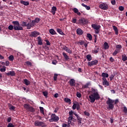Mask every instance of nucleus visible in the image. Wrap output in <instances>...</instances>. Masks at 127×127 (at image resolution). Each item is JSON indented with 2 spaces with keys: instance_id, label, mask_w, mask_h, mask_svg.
I'll list each match as a JSON object with an SVG mask.
<instances>
[{
  "instance_id": "nucleus-1",
  "label": "nucleus",
  "mask_w": 127,
  "mask_h": 127,
  "mask_svg": "<svg viewBox=\"0 0 127 127\" xmlns=\"http://www.w3.org/2000/svg\"><path fill=\"white\" fill-rule=\"evenodd\" d=\"M92 94L88 97L90 100V103H94L95 101H98L101 99L100 95L99 94L98 90L93 88H91Z\"/></svg>"
},
{
  "instance_id": "nucleus-2",
  "label": "nucleus",
  "mask_w": 127,
  "mask_h": 127,
  "mask_svg": "<svg viewBox=\"0 0 127 127\" xmlns=\"http://www.w3.org/2000/svg\"><path fill=\"white\" fill-rule=\"evenodd\" d=\"M119 103V99H117L116 100H113L111 98H108L107 101L106 102V104L108 105V107H107V109L109 110H113L114 108V103L115 105L118 104Z\"/></svg>"
},
{
  "instance_id": "nucleus-3",
  "label": "nucleus",
  "mask_w": 127,
  "mask_h": 127,
  "mask_svg": "<svg viewBox=\"0 0 127 127\" xmlns=\"http://www.w3.org/2000/svg\"><path fill=\"white\" fill-rule=\"evenodd\" d=\"M13 25L14 30L15 31H21L23 30V28L22 26H20L19 22L18 21H15L12 22Z\"/></svg>"
},
{
  "instance_id": "nucleus-4",
  "label": "nucleus",
  "mask_w": 127,
  "mask_h": 127,
  "mask_svg": "<svg viewBox=\"0 0 127 127\" xmlns=\"http://www.w3.org/2000/svg\"><path fill=\"white\" fill-rule=\"evenodd\" d=\"M58 121H59V117L56 116L55 114H51V119L49 120L50 123L58 122Z\"/></svg>"
},
{
  "instance_id": "nucleus-5",
  "label": "nucleus",
  "mask_w": 127,
  "mask_h": 127,
  "mask_svg": "<svg viewBox=\"0 0 127 127\" xmlns=\"http://www.w3.org/2000/svg\"><path fill=\"white\" fill-rule=\"evenodd\" d=\"M34 126L36 127H47L46 124L44 122H40L39 120H37L34 122Z\"/></svg>"
},
{
  "instance_id": "nucleus-6",
  "label": "nucleus",
  "mask_w": 127,
  "mask_h": 127,
  "mask_svg": "<svg viewBox=\"0 0 127 127\" xmlns=\"http://www.w3.org/2000/svg\"><path fill=\"white\" fill-rule=\"evenodd\" d=\"M99 7L100 9H103L104 10H107L109 9V6L106 3H102L101 4H100L99 5Z\"/></svg>"
},
{
  "instance_id": "nucleus-7",
  "label": "nucleus",
  "mask_w": 127,
  "mask_h": 127,
  "mask_svg": "<svg viewBox=\"0 0 127 127\" xmlns=\"http://www.w3.org/2000/svg\"><path fill=\"white\" fill-rule=\"evenodd\" d=\"M98 61L97 60H95L94 61H92V62H88L87 63L88 65L89 66H92L93 65H97V64H98Z\"/></svg>"
},
{
  "instance_id": "nucleus-8",
  "label": "nucleus",
  "mask_w": 127,
  "mask_h": 127,
  "mask_svg": "<svg viewBox=\"0 0 127 127\" xmlns=\"http://www.w3.org/2000/svg\"><path fill=\"white\" fill-rule=\"evenodd\" d=\"M74 115L77 119L78 125H81V123H82V119L79 116H78L77 114H76V113H74Z\"/></svg>"
},
{
  "instance_id": "nucleus-9",
  "label": "nucleus",
  "mask_w": 127,
  "mask_h": 127,
  "mask_svg": "<svg viewBox=\"0 0 127 127\" xmlns=\"http://www.w3.org/2000/svg\"><path fill=\"white\" fill-rule=\"evenodd\" d=\"M40 33L37 31L31 32L30 36L33 37H36L37 36L40 35Z\"/></svg>"
},
{
  "instance_id": "nucleus-10",
  "label": "nucleus",
  "mask_w": 127,
  "mask_h": 127,
  "mask_svg": "<svg viewBox=\"0 0 127 127\" xmlns=\"http://www.w3.org/2000/svg\"><path fill=\"white\" fill-rule=\"evenodd\" d=\"M69 85L70 86H75V80L74 79H71L69 81Z\"/></svg>"
},
{
  "instance_id": "nucleus-11",
  "label": "nucleus",
  "mask_w": 127,
  "mask_h": 127,
  "mask_svg": "<svg viewBox=\"0 0 127 127\" xmlns=\"http://www.w3.org/2000/svg\"><path fill=\"white\" fill-rule=\"evenodd\" d=\"M99 51H100V48H99V47L95 46L94 49L92 51V53L97 54L98 53Z\"/></svg>"
},
{
  "instance_id": "nucleus-12",
  "label": "nucleus",
  "mask_w": 127,
  "mask_h": 127,
  "mask_svg": "<svg viewBox=\"0 0 127 127\" xmlns=\"http://www.w3.org/2000/svg\"><path fill=\"white\" fill-rule=\"evenodd\" d=\"M78 23L80 24H85L86 23V20L84 18H80L78 20Z\"/></svg>"
},
{
  "instance_id": "nucleus-13",
  "label": "nucleus",
  "mask_w": 127,
  "mask_h": 127,
  "mask_svg": "<svg viewBox=\"0 0 127 127\" xmlns=\"http://www.w3.org/2000/svg\"><path fill=\"white\" fill-rule=\"evenodd\" d=\"M91 27L92 28H94L95 30H100V29L101 28L100 25H97L95 24H92Z\"/></svg>"
},
{
  "instance_id": "nucleus-14",
  "label": "nucleus",
  "mask_w": 127,
  "mask_h": 127,
  "mask_svg": "<svg viewBox=\"0 0 127 127\" xmlns=\"http://www.w3.org/2000/svg\"><path fill=\"white\" fill-rule=\"evenodd\" d=\"M63 49L67 53L71 54L72 51L70 50L68 47H66L65 46H64Z\"/></svg>"
},
{
  "instance_id": "nucleus-15",
  "label": "nucleus",
  "mask_w": 127,
  "mask_h": 127,
  "mask_svg": "<svg viewBox=\"0 0 127 127\" xmlns=\"http://www.w3.org/2000/svg\"><path fill=\"white\" fill-rule=\"evenodd\" d=\"M76 32L78 35H82L83 33L82 30L80 28L77 29Z\"/></svg>"
},
{
  "instance_id": "nucleus-16",
  "label": "nucleus",
  "mask_w": 127,
  "mask_h": 127,
  "mask_svg": "<svg viewBox=\"0 0 127 127\" xmlns=\"http://www.w3.org/2000/svg\"><path fill=\"white\" fill-rule=\"evenodd\" d=\"M6 75L7 76L11 75L12 76H14L15 75V72L14 71H10L9 72L6 73Z\"/></svg>"
},
{
  "instance_id": "nucleus-17",
  "label": "nucleus",
  "mask_w": 127,
  "mask_h": 127,
  "mask_svg": "<svg viewBox=\"0 0 127 127\" xmlns=\"http://www.w3.org/2000/svg\"><path fill=\"white\" fill-rule=\"evenodd\" d=\"M72 10L73 11L74 13L77 14L79 16L81 15V13L78 11L77 8H73L72 9Z\"/></svg>"
},
{
  "instance_id": "nucleus-18",
  "label": "nucleus",
  "mask_w": 127,
  "mask_h": 127,
  "mask_svg": "<svg viewBox=\"0 0 127 127\" xmlns=\"http://www.w3.org/2000/svg\"><path fill=\"white\" fill-rule=\"evenodd\" d=\"M38 45H43V42H42V39H41V37H38Z\"/></svg>"
},
{
  "instance_id": "nucleus-19",
  "label": "nucleus",
  "mask_w": 127,
  "mask_h": 127,
  "mask_svg": "<svg viewBox=\"0 0 127 127\" xmlns=\"http://www.w3.org/2000/svg\"><path fill=\"white\" fill-rule=\"evenodd\" d=\"M56 11H57V7L55 6H53L51 9V13H53V14L54 15L56 14Z\"/></svg>"
},
{
  "instance_id": "nucleus-20",
  "label": "nucleus",
  "mask_w": 127,
  "mask_h": 127,
  "mask_svg": "<svg viewBox=\"0 0 127 127\" xmlns=\"http://www.w3.org/2000/svg\"><path fill=\"white\" fill-rule=\"evenodd\" d=\"M50 33L52 35H57V33L55 30H54V29H50L49 30Z\"/></svg>"
},
{
  "instance_id": "nucleus-21",
  "label": "nucleus",
  "mask_w": 127,
  "mask_h": 127,
  "mask_svg": "<svg viewBox=\"0 0 127 127\" xmlns=\"http://www.w3.org/2000/svg\"><path fill=\"white\" fill-rule=\"evenodd\" d=\"M63 56L64 58V59L65 61H68L69 57L66 54H65V53L64 52L63 53Z\"/></svg>"
},
{
  "instance_id": "nucleus-22",
  "label": "nucleus",
  "mask_w": 127,
  "mask_h": 127,
  "mask_svg": "<svg viewBox=\"0 0 127 127\" xmlns=\"http://www.w3.org/2000/svg\"><path fill=\"white\" fill-rule=\"evenodd\" d=\"M20 3L22 4H23L25 6H28L29 4V1H24V0H21Z\"/></svg>"
},
{
  "instance_id": "nucleus-23",
  "label": "nucleus",
  "mask_w": 127,
  "mask_h": 127,
  "mask_svg": "<svg viewBox=\"0 0 127 127\" xmlns=\"http://www.w3.org/2000/svg\"><path fill=\"white\" fill-rule=\"evenodd\" d=\"M57 31L60 35H65L64 33L62 31L61 29H57Z\"/></svg>"
},
{
  "instance_id": "nucleus-24",
  "label": "nucleus",
  "mask_w": 127,
  "mask_h": 127,
  "mask_svg": "<svg viewBox=\"0 0 127 127\" xmlns=\"http://www.w3.org/2000/svg\"><path fill=\"white\" fill-rule=\"evenodd\" d=\"M113 30L115 31V34L116 35H118L119 32H118V29L116 26H113Z\"/></svg>"
},
{
  "instance_id": "nucleus-25",
  "label": "nucleus",
  "mask_w": 127,
  "mask_h": 127,
  "mask_svg": "<svg viewBox=\"0 0 127 127\" xmlns=\"http://www.w3.org/2000/svg\"><path fill=\"white\" fill-rule=\"evenodd\" d=\"M86 59L87 60V61H91L92 60V56L91 55H87L86 56Z\"/></svg>"
},
{
  "instance_id": "nucleus-26",
  "label": "nucleus",
  "mask_w": 127,
  "mask_h": 127,
  "mask_svg": "<svg viewBox=\"0 0 127 127\" xmlns=\"http://www.w3.org/2000/svg\"><path fill=\"white\" fill-rule=\"evenodd\" d=\"M64 101H65V103H69V104H71V100L70 98H65L64 99Z\"/></svg>"
},
{
  "instance_id": "nucleus-27",
  "label": "nucleus",
  "mask_w": 127,
  "mask_h": 127,
  "mask_svg": "<svg viewBox=\"0 0 127 127\" xmlns=\"http://www.w3.org/2000/svg\"><path fill=\"white\" fill-rule=\"evenodd\" d=\"M24 83L26 85L28 86L29 84H30V81L28 80L27 79H25L24 80Z\"/></svg>"
},
{
  "instance_id": "nucleus-28",
  "label": "nucleus",
  "mask_w": 127,
  "mask_h": 127,
  "mask_svg": "<svg viewBox=\"0 0 127 127\" xmlns=\"http://www.w3.org/2000/svg\"><path fill=\"white\" fill-rule=\"evenodd\" d=\"M29 110V112L34 113L35 112V110L34 107L30 106V107L28 109Z\"/></svg>"
},
{
  "instance_id": "nucleus-29",
  "label": "nucleus",
  "mask_w": 127,
  "mask_h": 127,
  "mask_svg": "<svg viewBox=\"0 0 127 127\" xmlns=\"http://www.w3.org/2000/svg\"><path fill=\"white\" fill-rule=\"evenodd\" d=\"M104 49L105 50H108L109 48V44H108L107 42H105L104 44Z\"/></svg>"
},
{
  "instance_id": "nucleus-30",
  "label": "nucleus",
  "mask_w": 127,
  "mask_h": 127,
  "mask_svg": "<svg viewBox=\"0 0 127 127\" xmlns=\"http://www.w3.org/2000/svg\"><path fill=\"white\" fill-rule=\"evenodd\" d=\"M40 113L42 114V115H45V113H44V109L43 107H40Z\"/></svg>"
},
{
  "instance_id": "nucleus-31",
  "label": "nucleus",
  "mask_w": 127,
  "mask_h": 127,
  "mask_svg": "<svg viewBox=\"0 0 127 127\" xmlns=\"http://www.w3.org/2000/svg\"><path fill=\"white\" fill-rule=\"evenodd\" d=\"M102 76L103 77L108 78L109 77V74L105 72H102Z\"/></svg>"
},
{
  "instance_id": "nucleus-32",
  "label": "nucleus",
  "mask_w": 127,
  "mask_h": 127,
  "mask_svg": "<svg viewBox=\"0 0 127 127\" xmlns=\"http://www.w3.org/2000/svg\"><path fill=\"white\" fill-rule=\"evenodd\" d=\"M120 52L119 49H116L114 52L113 53V56H115L117 55L118 53Z\"/></svg>"
},
{
  "instance_id": "nucleus-33",
  "label": "nucleus",
  "mask_w": 127,
  "mask_h": 127,
  "mask_svg": "<svg viewBox=\"0 0 127 127\" xmlns=\"http://www.w3.org/2000/svg\"><path fill=\"white\" fill-rule=\"evenodd\" d=\"M81 5L84 7H85L86 9L87 10H90V7L89 6H87L86 4L84 3L81 4Z\"/></svg>"
},
{
  "instance_id": "nucleus-34",
  "label": "nucleus",
  "mask_w": 127,
  "mask_h": 127,
  "mask_svg": "<svg viewBox=\"0 0 127 127\" xmlns=\"http://www.w3.org/2000/svg\"><path fill=\"white\" fill-rule=\"evenodd\" d=\"M90 83L89 82H88L87 83H86V84L83 85L82 88L86 89V88H88V86L90 85Z\"/></svg>"
},
{
  "instance_id": "nucleus-35",
  "label": "nucleus",
  "mask_w": 127,
  "mask_h": 127,
  "mask_svg": "<svg viewBox=\"0 0 127 127\" xmlns=\"http://www.w3.org/2000/svg\"><path fill=\"white\" fill-rule=\"evenodd\" d=\"M87 38L89 39V40H92V35H91L90 33L87 34Z\"/></svg>"
},
{
  "instance_id": "nucleus-36",
  "label": "nucleus",
  "mask_w": 127,
  "mask_h": 127,
  "mask_svg": "<svg viewBox=\"0 0 127 127\" xmlns=\"http://www.w3.org/2000/svg\"><path fill=\"white\" fill-rule=\"evenodd\" d=\"M78 104V102H76L75 103L73 104V105L72 106L73 110H75L76 109V107L77 106Z\"/></svg>"
},
{
  "instance_id": "nucleus-37",
  "label": "nucleus",
  "mask_w": 127,
  "mask_h": 127,
  "mask_svg": "<svg viewBox=\"0 0 127 127\" xmlns=\"http://www.w3.org/2000/svg\"><path fill=\"white\" fill-rule=\"evenodd\" d=\"M26 27H27V29H30L32 27H33V26H32V25L30 24V23H28Z\"/></svg>"
},
{
  "instance_id": "nucleus-38",
  "label": "nucleus",
  "mask_w": 127,
  "mask_h": 127,
  "mask_svg": "<svg viewBox=\"0 0 127 127\" xmlns=\"http://www.w3.org/2000/svg\"><path fill=\"white\" fill-rule=\"evenodd\" d=\"M103 85L105 86H109V82H108L107 81H103Z\"/></svg>"
},
{
  "instance_id": "nucleus-39",
  "label": "nucleus",
  "mask_w": 127,
  "mask_h": 127,
  "mask_svg": "<svg viewBox=\"0 0 127 127\" xmlns=\"http://www.w3.org/2000/svg\"><path fill=\"white\" fill-rule=\"evenodd\" d=\"M33 21H34L35 23L37 24L40 22V19L39 18H35L34 20H33Z\"/></svg>"
},
{
  "instance_id": "nucleus-40",
  "label": "nucleus",
  "mask_w": 127,
  "mask_h": 127,
  "mask_svg": "<svg viewBox=\"0 0 127 127\" xmlns=\"http://www.w3.org/2000/svg\"><path fill=\"white\" fill-rule=\"evenodd\" d=\"M123 112L125 114H127V107L126 106H124L123 107Z\"/></svg>"
},
{
  "instance_id": "nucleus-41",
  "label": "nucleus",
  "mask_w": 127,
  "mask_h": 127,
  "mask_svg": "<svg viewBox=\"0 0 127 127\" xmlns=\"http://www.w3.org/2000/svg\"><path fill=\"white\" fill-rule=\"evenodd\" d=\"M122 61H123L124 62H126V61H127V56L123 55Z\"/></svg>"
},
{
  "instance_id": "nucleus-42",
  "label": "nucleus",
  "mask_w": 127,
  "mask_h": 127,
  "mask_svg": "<svg viewBox=\"0 0 127 127\" xmlns=\"http://www.w3.org/2000/svg\"><path fill=\"white\" fill-rule=\"evenodd\" d=\"M8 29L10 30V31H12V30L14 29V25L12 26V25H9L8 27Z\"/></svg>"
},
{
  "instance_id": "nucleus-43",
  "label": "nucleus",
  "mask_w": 127,
  "mask_h": 127,
  "mask_svg": "<svg viewBox=\"0 0 127 127\" xmlns=\"http://www.w3.org/2000/svg\"><path fill=\"white\" fill-rule=\"evenodd\" d=\"M24 108L28 110L30 108H31V106H30L29 104H25L24 105Z\"/></svg>"
},
{
  "instance_id": "nucleus-44",
  "label": "nucleus",
  "mask_w": 127,
  "mask_h": 127,
  "mask_svg": "<svg viewBox=\"0 0 127 127\" xmlns=\"http://www.w3.org/2000/svg\"><path fill=\"white\" fill-rule=\"evenodd\" d=\"M9 61H12L14 60V56L12 55L9 56L8 57Z\"/></svg>"
},
{
  "instance_id": "nucleus-45",
  "label": "nucleus",
  "mask_w": 127,
  "mask_h": 127,
  "mask_svg": "<svg viewBox=\"0 0 127 127\" xmlns=\"http://www.w3.org/2000/svg\"><path fill=\"white\" fill-rule=\"evenodd\" d=\"M25 64H26V65H28V66H32V63H31V62H29V61L26 62H25Z\"/></svg>"
},
{
  "instance_id": "nucleus-46",
  "label": "nucleus",
  "mask_w": 127,
  "mask_h": 127,
  "mask_svg": "<svg viewBox=\"0 0 127 127\" xmlns=\"http://www.w3.org/2000/svg\"><path fill=\"white\" fill-rule=\"evenodd\" d=\"M119 9L120 10V11H123L125 10V7H123V6H120L119 7Z\"/></svg>"
},
{
  "instance_id": "nucleus-47",
  "label": "nucleus",
  "mask_w": 127,
  "mask_h": 127,
  "mask_svg": "<svg viewBox=\"0 0 127 127\" xmlns=\"http://www.w3.org/2000/svg\"><path fill=\"white\" fill-rule=\"evenodd\" d=\"M57 77H58V74L56 73H55L54 75V80L57 81Z\"/></svg>"
},
{
  "instance_id": "nucleus-48",
  "label": "nucleus",
  "mask_w": 127,
  "mask_h": 127,
  "mask_svg": "<svg viewBox=\"0 0 127 127\" xmlns=\"http://www.w3.org/2000/svg\"><path fill=\"white\" fill-rule=\"evenodd\" d=\"M42 93L43 95H44V97H47L48 93L47 91H43Z\"/></svg>"
},
{
  "instance_id": "nucleus-49",
  "label": "nucleus",
  "mask_w": 127,
  "mask_h": 127,
  "mask_svg": "<svg viewBox=\"0 0 127 127\" xmlns=\"http://www.w3.org/2000/svg\"><path fill=\"white\" fill-rule=\"evenodd\" d=\"M0 71L1 72H4L6 71V67L3 66V68H0Z\"/></svg>"
},
{
  "instance_id": "nucleus-50",
  "label": "nucleus",
  "mask_w": 127,
  "mask_h": 127,
  "mask_svg": "<svg viewBox=\"0 0 127 127\" xmlns=\"http://www.w3.org/2000/svg\"><path fill=\"white\" fill-rule=\"evenodd\" d=\"M76 96L78 98H80L81 97V94L79 92H77L76 94Z\"/></svg>"
},
{
  "instance_id": "nucleus-51",
  "label": "nucleus",
  "mask_w": 127,
  "mask_h": 127,
  "mask_svg": "<svg viewBox=\"0 0 127 127\" xmlns=\"http://www.w3.org/2000/svg\"><path fill=\"white\" fill-rule=\"evenodd\" d=\"M45 42H46L47 46L51 45V43L48 41V40H45Z\"/></svg>"
},
{
  "instance_id": "nucleus-52",
  "label": "nucleus",
  "mask_w": 127,
  "mask_h": 127,
  "mask_svg": "<svg viewBox=\"0 0 127 127\" xmlns=\"http://www.w3.org/2000/svg\"><path fill=\"white\" fill-rule=\"evenodd\" d=\"M85 43L84 41H79L78 44H79L80 46H82L83 45H84Z\"/></svg>"
},
{
  "instance_id": "nucleus-53",
  "label": "nucleus",
  "mask_w": 127,
  "mask_h": 127,
  "mask_svg": "<svg viewBox=\"0 0 127 127\" xmlns=\"http://www.w3.org/2000/svg\"><path fill=\"white\" fill-rule=\"evenodd\" d=\"M70 127L69 124H63L62 125V127Z\"/></svg>"
},
{
  "instance_id": "nucleus-54",
  "label": "nucleus",
  "mask_w": 127,
  "mask_h": 127,
  "mask_svg": "<svg viewBox=\"0 0 127 127\" xmlns=\"http://www.w3.org/2000/svg\"><path fill=\"white\" fill-rule=\"evenodd\" d=\"M75 114V113H73L72 111H71L69 112V115L70 117H73V114Z\"/></svg>"
},
{
  "instance_id": "nucleus-55",
  "label": "nucleus",
  "mask_w": 127,
  "mask_h": 127,
  "mask_svg": "<svg viewBox=\"0 0 127 127\" xmlns=\"http://www.w3.org/2000/svg\"><path fill=\"white\" fill-rule=\"evenodd\" d=\"M84 115L87 116V117H89L90 116V114L89 112H87L86 111L84 112Z\"/></svg>"
},
{
  "instance_id": "nucleus-56",
  "label": "nucleus",
  "mask_w": 127,
  "mask_h": 127,
  "mask_svg": "<svg viewBox=\"0 0 127 127\" xmlns=\"http://www.w3.org/2000/svg\"><path fill=\"white\" fill-rule=\"evenodd\" d=\"M76 109H77V110H79L80 109V106L79 103H78V104L77 105Z\"/></svg>"
},
{
  "instance_id": "nucleus-57",
  "label": "nucleus",
  "mask_w": 127,
  "mask_h": 127,
  "mask_svg": "<svg viewBox=\"0 0 127 127\" xmlns=\"http://www.w3.org/2000/svg\"><path fill=\"white\" fill-rule=\"evenodd\" d=\"M7 127H15L13 125V124L9 123V124H8Z\"/></svg>"
},
{
  "instance_id": "nucleus-58",
  "label": "nucleus",
  "mask_w": 127,
  "mask_h": 127,
  "mask_svg": "<svg viewBox=\"0 0 127 127\" xmlns=\"http://www.w3.org/2000/svg\"><path fill=\"white\" fill-rule=\"evenodd\" d=\"M30 24H31V25H32V26L33 27H34L36 23L34 21L32 20V22H31Z\"/></svg>"
},
{
  "instance_id": "nucleus-59",
  "label": "nucleus",
  "mask_w": 127,
  "mask_h": 127,
  "mask_svg": "<svg viewBox=\"0 0 127 127\" xmlns=\"http://www.w3.org/2000/svg\"><path fill=\"white\" fill-rule=\"evenodd\" d=\"M27 22H23L22 23V26L23 27H26L27 26Z\"/></svg>"
},
{
  "instance_id": "nucleus-60",
  "label": "nucleus",
  "mask_w": 127,
  "mask_h": 127,
  "mask_svg": "<svg viewBox=\"0 0 127 127\" xmlns=\"http://www.w3.org/2000/svg\"><path fill=\"white\" fill-rule=\"evenodd\" d=\"M122 48V47L121 45H117L116 46V49H121Z\"/></svg>"
},
{
  "instance_id": "nucleus-61",
  "label": "nucleus",
  "mask_w": 127,
  "mask_h": 127,
  "mask_svg": "<svg viewBox=\"0 0 127 127\" xmlns=\"http://www.w3.org/2000/svg\"><path fill=\"white\" fill-rule=\"evenodd\" d=\"M111 4L113 5H115L116 4V0H112L111 1Z\"/></svg>"
},
{
  "instance_id": "nucleus-62",
  "label": "nucleus",
  "mask_w": 127,
  "mask_h": 127,
  "mask_svg": "<svg viewBox=\"0 0 127 127\" xmlns=\"http://www.w3.org/2000/svg\"><path fill=\"white\" fill-rule=\"evenodd\" d=\"M7 123H10L11 121V118L8 117V118L7 119Z\"/></svg>"
},
{
  "instance_id": "nucleus-63",
  "label": "nucleus",
  "mask_w": 127,
  "mask_h": 127,
  "mask_svg": "<svg viewBox=\"0 0 127 127\" xmlns=\"http://www.w3.org/2000/svg\"><path fill=\"white\" fill-rule=\"evenodd\" d=\"M57 64V60L53 61V62H52V64H54V65H56Z\"/></svg>"
},
{
  "instance_id": "nucleus-64",
  "label": "nucleus",
  "mask_w": 127,
  "mask_h": 127,
  "mask_svg": "<svg viewBox=\"0 0 127 127\" xmlns=\"http://www.w3.org/2000/svg\"><path fill=\"white\" fill-rule=\"evenodd\" d=\"M114 75L112 74L110 76V81H113V79H114Z\"/></svg>"
}]
</instances>
